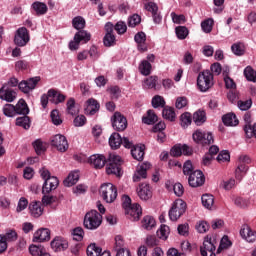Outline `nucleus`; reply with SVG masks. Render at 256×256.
<instances>
[{
    "instance_id": "052dcab7",
    "label": "nucleus",
    "mask_w": 256,
    "mask_h": 256,
    "mask_svg": "<svg viewBox=\"0 0 256 256\" xmlns=\"http://www.w3.org/2000/svg\"><path fill=\"white\" fill-rule=\"evenodd\" d=\"M201 27L204 33H211V31H213V20L212 19L204 20L201 23Z\"/></svg>"
},
{
    "instance_id": "a19ab883",
    "label": "nucleus",
    "mask_w": 256,
    "mask_h": 256,
    "mask_svg": "<svg viewBox=\"0 0 256 256\" xmlns=\"http://www.w3.org/2000/svg\"><path fill=\"white\" fill-rule=\"evenodd\" d=\"M157 76H150L144 80L143 87L144 89H155L157 87Z\"/></svg>"
},
{
    "instance_id": "49530a36",
    "label": "nucleus",
    "mask_w": 256,
    "mask_h": 256,
    "mask_svg": "<svg viewBox=\"0 0 256 256\" xmlns=\"http://www.w3.org/2000/svg\"><path fill=\"white\" fill-rule=\"evenodd\" d=\"M72 25L77 31H82V29H85V19L81 16H77L73 18Z\"/></svg>"
},
{
    "instance_id": "f3484780",
    "label": "nucleus",
    "mask_w": 256,
    "mask_h": 256,
    "mask_svg": "<svg viewBox=\"0 0 256 256\" xmlns=\"http://www.w3.org/2000/svg\"><path fill=\"white\" fill-rule=\"evenodd\" d=\"M51 239V231L47 228L38 229L33 236L34 243H43Z\"/></svg>"
},
{
    "instance_id": "338daca9",
    "label": "nucleus",
    "mask_w": 256,
    "mask_h": 256,
    "mask_svg": "<svg viewBox=\"0 0 256 256\" xmlns=\"http://www.w3.org/2000/svg\"><path fill=\"white\" fill-rule=\"evenodd\" d=\"M50 117L52 123H54L55 125H61V123H63V120H61V118L59 117V110H52Z\"/></svg>"
},
{
    "instance_id": "680f3d73",
    "label": "nucleus",
    "mask_w": 256,
    "mask_h": 256,
    "mask_svg": "<svg viewBox=\"0 0 256 256\" xmlns=\"http://www.w3.org/2000/svg\"><path fill=\"white\" fill-rule=\"evenodd\" d=\"M141 23V16L134 14L128 18V27H137Z\"/></svg>"
},
{
    "instance_id": "37998d69",
    "label": "nucleus",
    "mask_w": 256,
    "mask_h": 256,
    "mask_svg": "<svg viewBox=\"0 0 256 256\" xmlns=\"http://www.w3.org/2000/svg\"><path fill=\"white\" fill-rule=\"evenodd\" d=\"M155 225V218L151 216H145L142 220V227H144L147 231H151Z\"/></svg>"
},
{
    "instance_id": "b1692460",
    "label": "nucleus",
    "mask_w": 256,
    "mask_h": 256,
    "mask_svg": "<svg viewBox=\"0 0 256 256\" xmlns=\"http://www.w3.org/2000/svg\"><path fill=\"white\" fill-rule=\"evenodd\" d=\"M100 107L101 106L97 100L90 98L86 102L85 113H87V115H95V113L99 111Z\"/></svg>"
},
{
    "instance_id": "f03ea898",
    "label": "nucleus",
    "mask_w": 256,
    "mask_h": 256,
    "mask_svg": "<svg viewBox=\"0 0 256 256\" xmlns=\"http://www.w3.org/2000/svg\"><path fill=\"white\" fill-rule=\"evenodd\" d=\"M101 223H103V216L97 210H91L84 216L85 229L95 231V229H99V227H101Z\"/></svg>"
},
{
    "instance_id": "a878e982",
    "label": "nucleus",
    "mask_w": 256,
    "mask_h": 256,
    "mask_svg": "<svg viewBox=\"0 0 256 256\" xmlns=\"http://www.w3.org/2000/svg\"><path fill=\"white\" fill-rule=\"evenodd\" d=\"M222 123L226 127H237L239 125V119H237V115L234 113H228L222 116Z\"/></svg>"
},
{
    "instance_id": "6ab92c4d",
    "label": "nucleus",
    "mask_w": 256,
    "mask_h": 256,
    "mask_svg": "<svg viewBox=\"0 0 256 256\" xmlns=\"http://www.w3.org/2000/svg\"><path fill=\"white\" fill-rule=\"evenodd\" d=\"M215 240L211 237L206 236L203 242V246L200 247V253L202 256H207L208 253H215Z\"/></svg>"
},
{
    "instance_id": "a18cd8bd",
    "label": "nucleus",
    "mask_w": 256,
    "mask_h": 256,
    "mask_svg": "<svg viewBox=\"0 0 256 256\" xmlns=\"http://www.w3.org/2000/svg\"><path fill=\"white\" fill-rule=\"evenodd\" d=\"M244 77H246L247 81H251L252 83H255L256 81V72L251 66H247L244 69Z\"/></svg>"
},
{
    "instance_id": "f704fd0d",
    "label": "nucleus",
    "mask_w": 256,
    "mask_h": 256,
    "mask_svg": "<svg viewBox=\"0 0 256 256\" xmlns=\"http://www.w3.org/2000/svg\"><path fill=\"white\" fill-rule=\"evenodd\" d=\"M157 115L155 114V111L148 110L147 116L142 117V123H145V125H155L157 123Z\"/></svg>"
},
{
    "instance_id": "20e7f679",
    "label": "nucleus",
    "mask_w": 256,
    "mask_h": 256,
    "mask_svg": "<svg viewBox=\"0 0 256 256\" xmlns=\"http://www.w3.org/2000/svg\"><path fill=\"white\" fill-rule=\"evenodd\" d=\"M186 211L187 203H185V201L182 199L176 200L168 213L170 221H177L182 215L185 214Z\"/></svg>"
},
{
    "instance_id": "39448f33",
    "label": "nucleus",
    "mask_w": 256,
    "mask_h": 256,
    "mask_svg": "<svg viewBox=\"0 0 256 256\" xmlns=\"http://www.w3.org/2000/svg\"><path fill=\"white\" fill-rule=\"evenodd\" d=\"M192 139L195 143H197V145H202V147L213 145V143H215V140L213 139V133L205 132L203 130H196L192 134Z\"/></svg>"
},
{
    "instance_id": "e433bc0d",
    "label": "nucleus",
    "mask_w": 256,
    "mask_h": 256,
    "mask_svg": "<svg viewBox=\"0 0 256 256\" xmlns=\"http://www.w3.org/2000/svg\"><path fill=\"white\" fill-rule=\"evenodd\" d=\"M151 62H148L147 60H142L139 65V71L141 75H144L145 77L151 75Z\"/></svg>"
},
{
    "instance_id": "473e14b6",
    "label": "nucleus",
    "mask_w": 256,
    "mask_h": 256,
    "mask_svg": "<svg viewBox=\"0 0 256 256\" xmlns=\"http://www.w3.org/2000/svg\"><path fill=\"white\" fill-rule=\"evenodd\" d=\"M14 107L16 115H29V106H27V102H25V100L20 99Z\"/></svg>"
},
{
    "instance_id": "ddd939ff",
    "label": "nucleus",
    "mask_w": 256,
    "mask_h": 256,
    "mask_svg": "<svg viewBox=\"0 0 256 256\" xmlns=\"http://www.w3.org/2000/svg\"><path fill=\"white\" fill-rule=\"evenodd\" d=\"M41 81L40 77L30 78L28 80H23L18 84V87L22 93H29L37 87V83Z\"/></svg>"
},
{
    "instance_id": "0eeeda50",
    "label": "nucleus",
    "mask_w": 256,
    "mask_h": 256,
    "mask_svg": "<svg viewBox=\"0 0 256 256\" xmlns=\"http://www.w3.org/2000/svg\"><path fill=\"white\" fill-rule=\"evenodd\" d=\"M91 41V33L80 30L74 35V40L70 41L69 49L70 51H77L81 43H89Z\"/></svg>"
},
{
    "instance_id": "0e129e2a",
    "label": "nucleus",
    "mask_w": 256,
    "mask_h": 256,
    "mask_svg": "<svg viewBox=\"0 0 256 256\" xmlns=\"http://www.w3.org/2000/svg\"><path fill=\"white\" fill-rule=\"evenodd\" d=\"M244 122H245V125H244V133L248 130V129H251V127H253V125H251V123H253V120L251 119V112H246L244 114Z\"/></svg>"
},
{
    "instance_id": "69168bd1",
    "label": "nucleus",
    "mask_w": 256,
    "mask_h": 256,
    "mask_svg": "<svg viewBox=\"0 0 256 256\" xmlns=\"http://www.w3.org/2000/svg\"><path fill=\"white\" fill-rule=\"evenodd\" d=\"M88 55L92 61H97L100 57L99 49H97L96 46H91L88 50Z\"/></svg>"
},
{
    "instance_id": "72a5a7b5",
    "label": "nucleus",
    "mask_w": 256,
    "mask_h": 256,
    "mask_svg": "<svg viewBox=\"0 0 256 256\" xmlns=\"http://www.w3.org/2000/svg\"><path fill=\"white\" fill-rule=\"evenodd\" d=\"M109 145L111 149H119L121 147V134L114 132L109 138Z\"/></svg>"
},
{
    "instance_id": "9d476101",
    "label": "nucleus",
    "mask_w": 256,
    "mask_h": 256,
    "mask_svg": "<svg viewBox=\"0 0 256 256\" xmlns=\"http://www.w3.org/2000/svg\"><path fill=\"white\" fill-rule=\"evenodd\" d=\"M106 34L103 38V43L105 47H114L117 43L115 34L113 33V23L108 22L105 24Z\"/></svg>"
},
{
    "instance_id": "5701e85b",
    "label": "nucleus",
    "mask_w": 256,
    "mask_h": 256,
    "mask_svg": "<svg viewBox=\"0 0 256 256\" xmlns=\"http://www.w3.org/2000/svg\"><path fill=\"white\" fill-rule=\"evenodd\" d=\"M240 235L248 243H253L256 240V232L251 229L249 226L241 228Z\"/></svg>"
},
{
    "instance_id": "a211bd4d",
    "label": "nucleus",
    "mask_w": 256,
    "mask_h": 256,
    "mask_svg": "<svg viewBox=\"0 0 256 256\" xmlns=\"http://www.w3.org/2000/svg\"><path fill=\"white\" fill-rule=\"evenodd\" d=\"M137 194L142 201H149V199L153 197V192H151V186L145 183L139 185V187L137 188Z\"/></svg>"
},
{
    "instance_id": "e2e57ef3",
    "label": "nucleus",
    "mask_w": 256,
    "mask_h": 256,
    "mask_svg": "<svg viewBox=\"0 0 256 256\" xmlns=\"http://www.w3.org/2000/svg\"><path fill=\"white\" fill-rule=\"evenodd\" d=\"M216 159L218 163H224L225 161H231V155L229 154V151L223 150L218 154Z\"/></svg>"
},
{
    "instance_id": "6e6552de",
    "label": "nucleus",
    "mask_w": 256,
    "mask_h": 256,
    "mask_svg": "<svg viewBox=\"0 0 256 256\" xmlns=\"http://www.w3.org/2000/svg\"><path fill=\"white\" fill-rule=\"evenodd\" d=\"M112 127L115 131H125L127 129V118L121 112H115L111 119Z\"/></svg>"
},
{
    "instance_id": "09e8293b",
    "label": "nucleus",
    "mask_w": 256,
    "mask_h": 256,
    "mask_svg": "<svg viewBox=\"0 0 256 256\" xmlns=\"http://www.w3.org/2000/svg\"><path fill=\"white\" fill-rule=\"evenodd\" d=\"M66 105H67L66 111H67L68 115L75 116L79 113V111L75 107V99L74 98H69Z\"/></svg>"
},
{
    "instance_id": "6e6d98bb",
    "label": "nucleus",
    "mask_w": 256,
    "mask_h": 256,
    "mask_svg": "<svg viewBox=\"0 0 256 256\" xmlns=\"http://www.w3.org/2000/svg\"><path fill=\"white\" fill-rule=\"evenodd\" d=\"M101 247H98L96 244H90L86 250L88 256H99L101 255Z\"/></svg>"
},
{
    "instance_id": "c85d7f7f",
    "label": "nucleus",
    "mask_w": 256,
    "mask_h": 256,
    "mask_svg": "<svg viewBox=\"0 0 256 256\" xmlns=\"http://www.w3.org/2000/svg\"><path fill=\"white\" fill-rule=\"evenodd\" d=\"M31 7L37 17H41V15H45L49 11L47 4L40 1L34 2Z\"/></svg>"
},
{
    "instance_id": "79ce46f5",
    "label": "nucleus",
    "mask_w": 256,
    "mask_h": 256,
    "mask_svg": "<svg viewBox=\"0 0 256 256\" xmlns=\"http://www.w3.org/2000/svg\"><path fill=\"white\" fill-rule=\"evenodd\" d=\"M231 51L234 53V55L241 57V55H245V45H243L241 42L234 43L231 46Z\"/></svg>"
},
{
    "instance_id": "c9c22d12",
    "label": "nucleus",
    "mask_w": 256,
    "mask_h": 256,
    "mask_svg": "<svg viewBox=\"0 0 256 256\" xmlns=\"http://www.w3.org/2000/svg\"><path fill=\"white\" fill-rule=\"evenodd\" d=\"M193 121L196 123V125H203L205 121H207V116L205 111L203 110H198L193 114Z\"/></svg>"
},
{
    "instance_id": "423d86ee",
    "label": "nucleus",
    "mask_w": 256,
    "mask_h": 256,
    "mask_svg": "<svg viewBox=\"0 0 256 256\" xmlns=\"http://www.w3.org/2000/svg\"><path fill=\"white\" fill-rule=\"evenodd\" d=\"M100 195L106 203H113L117 199V187L111 183L102 184L100 187Z\"/></svg>"
},
{
    "instance_id": "bf43d9fd",
    "label": "nucleus",
    "mask_w": 256,
    "mask_h": 256,
    "mask_svg": "<svg viewBox=\"0 0 256 256\" xmlns=\"http://www.w3.org/2000/svg\"><path fill=\"white\" fill-rule=\"evenodd\" d=\"M191 121V113L189 112H185L180 116L181 127H189Z\"/></svg>"
},
{
    "instance_id": "ea45409f",
    "label": "nucleus",
    "mask_w": 256,
    "mask_h": 256,
    "mask_svg": "<svg viewBox=\"0 0 256 256\" xmlns=\"http://www.w3.org/2000/svg\"><path fill=\"white\" fill-rule=\"evenodd\" d=\"M32 145L37 155H43V153L47 151V147L45 146V143L41 141V139L34 141Z\"/></svg>"
},
{
    "instance_id": "7c9ffc66",
    "label": "nucleus",
    "mask_w": 256,
    "mask_h": 256,
    "mask_svg": "<svg viewBox=\"0 0 256 256\" xmlns=\"http://www.w3.org/2000/svg\"><path fill=\"white\" fill-rule=\"evenodd\" d=\"M57 97V91L55 89L48 90L47 94H43L41 96V105L43 109H47V105H49V99H55Z\"/></svg>"
},
{
    "instance_id": "5fc2aeb1",
    "label": "nucleus",
    "mask_w": 256,
    "mask_h": 256,
    "mask_svg": "<svg viewBox=\"0 0 256 256\" xmlns=\"http://www.w3.org/2000/svg\"><path fill=\"white\" fill-rule=\"evenodd\" d=\"M3 114L6 117H15L17 115L15 106L13 104H5L3 107Z\"/></svg>"
},
{
    "instance_id": "412c9836",
    "label": "nucleus",
    "mask_w": 256,
    "mask_h": 256,
    "mask_svg": "<svg viewBox=\"0 0 256 256\" xmlns=\"http://www.w3.org/2000/svg\"><path fill=\"white\" fill-rule=\"evenodd\" d=\"M51 247L54 251H65L69 247V242L65 238L57 236L51 242Z\"/></svg>"
},
{
    "instance_id": "de8ad7c7",
    "label": "nucleus",
    "mask_w": 256,
    "mask_h": 256,
    "mask_svg": "<svg viewBox=\"0 0 256 256\" xmlns=\"http://www.w3.org/2000/svg\"><path fill=\"white\" fill-rule=\"evenodd\" d=\"M157 237L163 241H167V238L169 237V226L162 224L157 231Z\"/></svg>"
},
{
    "instance_id": "864d4df0",
    "label": "nucleus",
    "mask_w": 256,
    "mask_h": 256,
    "mask_svg": "<svg viewBox=\"0 0 256 256\" xmlns=\"http://www.w3.org/2000/svg\"><path fill=\"white\" fill-rule=\"evenodd\" d=\"M113 31H116L118 35H125V33H127V24L123 21H119L113 25Z\"/></svg>"
},
{
    "instance_id": "c756f323",
    "label": "nucleus",
    "mask_w": 256,
    "mask_h": 256,
    "mask_svg": "<svg viewBox=\"0 0 256 256\" xmlns=\"http://www.w3.org/2000/svg\"><path fill=\"white\" fill-rule=\"evenodd\" d=\"M29 211L32 217L38 218L43 215V208H41V202H32L29 204Z\"/></svg>"
},
{
    "instance_id": "8fccbe9b",
    "label": "nucleus",
    "mask_w": 256,
    "mask_h": 256,
    "mask_svg": "<svg viewBox=\"0 0 256 256\" xmlns=\"http://www.w3.org/2000/svg\"><path fill=\"white\" fill-rule=\"evenodd\" d=\"M249 167H247L246 164H243V162H239L238 167L236 168L235 175L236 179L241 181L243 179V174L242 173H247Z\"/></svg>"
},
{
    "instance_id": "4c0bfd02",
    "label": "nucleus",
    "mask_w": 256,
    "mask_h": 256,
    "mask_svg": "<svg viewBox=\"0 0 256 256\" xmlns=\"http://www.w3.org/2000/svg\"><path fill=\"white\" fill-rule=\"evenodd\" d=\"M16 125L18 127H23V129H29L31 127V119L27 114H24V116L16 119Z\"/></svg>"
},
{
    "instance_id": "1a4fd4ad",
    "label": "nucleus",
    "mask_w": 256,
    "mask_h": 256,
    "mask_svg": "<svg viewBox=\"0 0 256 256\" xmlns=\"http://www.w3.org/2000/svg\"><path fill=\"white\" fill-rule=\"evenodd\" d=\"M30 41L29 30L25 27H21L17 30L16 35L14 37V43L18 47H25Z\"/></svg>"
},
{
    "instance_id": "7ed1b4c3",
    "label": "nucleus",
    "mask_w": 256,
    "mask_h": 256,
    "mask_svg": "<svg viewBox=\"0 0 256 256\" xmlns=\"http://www.w3.org/2000/svg\"><path fill=\"white\" fill-rule=\"evenodd\" d=\"M213 73L209 70L200 72L197 77V86L199 91L207 93L213 87Z\"/></svg>"
},
{
    "instance_id": "603ef678",
    "label": "nucleus",
    "mask_w": 256,
    "mask_h": 256,
    "mask_svg": "<svg viewBox=\"0 0 256 256\" xmlns=\"http://www.w3.org/2000/svg\"><path fill=\"white\" fill-rule=\"evenodd\" d=\"M253 106V100L248 99V100H239L237 102V107L240 109V111H249L251 107Z\"/></svg>"
},
{
    "instance_id": "393cba45",
    "label": "nucleus",
    "mask_w": 256,
    "mask_h": 256,
    "mask_svg": "<svg viewBox=\"0 0 256 256\" xmlns=\"http://www.w3.org/2000/svg\"><path fill=\"white\" fill-rule=\"evenodd\" d=\"M127 215L133 217L134 221H139L141 215H143V210L141 205L134 203L129 209L126 210Z\"/></svg>"
},
{
    "instance_id": "dca6fc26",
    "label": "nucleus",
    "mask_w": 256,
    "mask_h": 256,
    "mask_svg": "<svg viewBox=\"0 0 256 256\" xmlns=\"http://www.w3.org/2000/svg\"><path fill=\"white\" fill-rule=\"evenodd\" d=\"M17 98V92L15 90L8 88L7 85H3L0 88V99L2 101H7V103H13Z\"/></svg>"
},
{
    "instance_id": "9b49d317",
    "label": "nucleus",
    "mask_w": 256,
    "mask_h": 256,
    "mask_svg": "<svg viewBox=\"0 0 256 256\" xmlns=\"http://www.w3.org/2000/svg\"><path fill=\"white\" fill-rule=\"evenodd\" d=\"M51 145L61 153H65V151L69 149V143L67 142V138L61 134H57L52 138Z\"/></svg>"
},
{
    "instance_id": "f257e3e1",
    "label": "nucleus",
    "mask_w": 256,
    "mask_h": 256,
    "mask_svg": "<svg viewBox=\"0 0 256 256\" xmlns=\"http://www.w3.org/2000/svg\"><path fill=\"white\" fill-rule=\"evenodd\" d=\"M123 165V159L119 155L109 154L106 163V173L107 175H116V177H121L123 175V170L121 166Z\"/></svg>"
},
{
    "instance_id": "c03bdc74",
    "label": "nucleus",
    "mask_w": 256,
    "mask_h": 256,
    "mask_svg": "<svg viewBox=\"0 0 256 256\" xmlns=\"http://www.w3.org/2000/svg\"><path fill=\"white\" fill-rule=\"evenodd\" d=\"M175 33L178 39H187V36L189 35V29H187L185 26H177L175 28Z\"/></svg>"
},
{
    "instance_id": "aec40b11",
    "label": "nucleus",
    "mask_w": 256,
    "mask_h": 256,
    "mask_svg": "<svg viewBox=\"0 0 256 256\" xmlns=\"http://www.w3.org/2000/svg\"><path fill=\"white\" fill-rule=\"evenodd\" d=\"M90 165H93L94 169H103L107 165V158L101 154H95L89 158Z\"/></svg>"
},
{
    "instance_id": "bb28decb",
    "label": "nucleus",
    "mask_w": 256,
    "mask_h": 256,
    "mask_svg": "<svg viewBox=\"0 0 256 256\" xmlns=\"http://www.w3.org/2000/svg\"><path fill=\"white\" fill-rule=\"evenodd\" d=\"M29 253L32 256H51V254L47 252V249H45V246L43 245H30Z\"/></svg>"
},
{
    "instance_id": "774afa93",
    "label": "nucleus",
    "mask_w": 256,
    "mask_h": 256,
    "mask_svg": "<svg viewBox=\"0 0 256 256\" xmlns=\"http://www.w3.org/2000/svg\"><path fill=\"white\" fill-rule=\"evenodd\" d=\"M183 173L184 175H191V173H195L193 171V163L190 160H187L183 165Z\"/></svg>"
},
{
    "instance_id": "4468645a",
    "label": "nucleus",
    "mask_w": 256,
    "mask_h": 256,
    "mask_svg": "<svg viewBox=\"0 0 256 256\" xmlns=\"http://www.w3.org/2000/svg\"><path fill=\"white\" fill-rule=\"evenodd\" d=\"M144 9H146V11H149V13H152V18L156 25H159L161 21H163V17L161 16V13H159V6H157L155 2L146 3L144 5Z\"/></svg>"
},
{
    "instance_id": "2eb2a0df",
    "label": "nucleus",
    "mask_w": 256,
    "mask_h": 256,
    "mask_svg": "<svg viewBox=\"0 0 256 256\" xmlns=\"http://www.w3.org/2000/svg\"><path fill=\"white\" fill-rule=\"evenodd\" d=\"M57 187H59V179L57 177L47 178L44 180L42 186V194L49 195V193H51V191H55Z\"/></svg>"
},
{
    "instance_id": "13d9d810",
    "label": "nucleus",
    "mask_w": 256,
    "mask_h": 256,
    "mask_svg": "<svg viewBox=\"0 0 256 256\" xmlns=\"http://www.w3.org/2000/svg\"><path fill=\"white\" fill-rule=\"evenodd\" d=\"M152 107H154V109H159V107H165V98L159 95L154 96L152 98Z\"/></svg>"
},
{
    "instance_id": "58836bf2",
    "label": "nucleus",
    "mask_w": 256,
    "mask_h": 256,
    "mask_svg": "<svg viewBox=\"0 0 256 256\" xmlns=\"http://www.w3.org/2000/svg\"><path fill=\"white\" fill-rule=\"evenodd\" d=\"M202 205L206 209H211L213 207V204L215 203V197L211 194H203L202 195Z\"/></svg>"
},
{
    "instance_id": "4d7b16f0",
    "label": "nucleus",
    "mask_w": 256,
    "mask_h": 256,
    "mask_svg": "<svg viewBox=\"0 0 256 256\" xmlns=\"http://www.w3.org/2000/svg\"><path fill=\"white\" fill-rule=\"evenodd\" d=\"M231 245H233V243L231 242V240H229V236H227V235L223 236L220 241V246L217 250V253H221L222 249H229V247H231Z\"/></svg>"
},
{
    "instance_id": "3c124183",
    "label": "nucleus",
    "mask_w": 256,
    "mask_h": 256,
    "mask_svg": "<svg viewBox=\"0 0 256 256\" xmlns=\"http://www.w3.org/2000/svg\"><path fill=\"white\" fill-rule=\"evenodd\" d=\"M162 116L167 121H175V109L171 107H165L162 111Z\"/></svg>"
},
{
    "instance_id": "2f4dec72",
    "label": "nucleus",
    "mask_w": 256,
    "mask_h": 256,
    "mask_svg": "<svg viewBox=\"0 0 256 256\" xmlns=\"http://www.w3.org/2000/svg\"><path fill=\"white\" fill-rule=\"evenodd\" d=\"M79 181V171L71 172L68 177L63 181L64 187H73Z\"/></svg>"
},
{
    "instance_id": "cd10ccee",
    "label": "nucleus",
    "mask_w": 256,
    "mask_h": 256,
    "mask_svg": "<svg viewBox=\"0 0 256 256\" xmlns=\"http://www.w3.org/2000/svg\"><path fill=\"white\" fill-rule=\"evenodd\" d=\"M131 155L133 159H136V161H143L145 157V145L140 144L134 146L131 150Z\"/></svg>"
},
{
    "instance_id": "f8f14e48",
    "label": "nucleus",
    "mask_w": 256,
    "mask_h": 256,
    "mask_svg": "<svg viewBox=\"0 0 256 256\" xmlns=\"http://www.w3.org/2000/svg\"><path fill=\"white\" fill-rule=\"evenodd\" d=\"M190 187H202L205 185V175L201 170H195L188 177Z\"/></svg>"
},
{
    "instance_id": "4be33fe9",
    "label": "nucleus",
    "mask_w": 256,
    "mask_h": 256,
    "mask_svg": "<svg viewBox=\"0 0 256 256\" xmlns=\"http://www.w3.org/2000/svg\"><path fill=\"white\" fill-rule=\"evenodd\" d=\"M151 167V164L144 163L140 167L137 168L136 173L133 176V181L135 183H139L141 179H147V169Z\"/></svg>"
}]
</instances>
